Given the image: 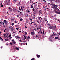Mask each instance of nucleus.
I'll return each instance as SVG.
<instances>
[{"instance_id":"obj_6","label":"nucleus","mask_w":60,"mask_h":60,"mask_svg":"<svg viewBox=\"0 0 60 60\" xmlns=\"http://www.w3.org/2000/svg\"><path fill=\"white\" fill-rule=\"evenodd\" d=\"M13 37L15 36L16 35V34H15V33L14 32H13Z\"/></svg>"},{"instance_id":"obj_31","label":"nucleus","mask_w":60,"mask_h":60,"mask_svg":"<svg viewBox=\"0 0 60 60\" xmlns=\"http://www.w3.org/2000/svg\"><path fill=\"white\" fill-rule=\"evenodd\" d=\"M26 34H27V32H25V35H26Z\"/></svg>"},{"instance_id":"obj_25","label":"nucleus","mask_w":60,"mask_h":60,"mask_svg":"<svg viewBox=\"0 0 60 60\" xmlns=\"http://www.w3.org/2000/svg\"><path fill=\"white\" fill-rule=\"evenodd\" d=\"M27 38H28V39H30V37H29V36H28Z\"/></svg>"},{"instance_id":"obj_27","label":"nucleus","mask_w":60,"mask_h":60,"mask_svg":"<svg viewBox=\"0 0 60 60\" xmlns=\"http://www.w3.org/2000/svg\"><path fill=\"white\" fill-rule=\"evenodd\" d=\"M0 6H1V7H3V5H1Z\"/></svg>"},{"instance_id":"obj_20","label":"nucleus","mask_w":60,"mask_h":60,"mask_svg":"<svg viewBox=\"0 0 60 60\" xmlns=\"http://www.w3.org/2000/svg\"><path fill=\"white\" fill-rule=\"evenodd\" d=\"M35 58H32L31 59V60H35Z\"/></svg>"},{"instance_id":"obj_53","label":"nucleus","mask_w":60,"mask_h":60,"mask_svg":"<svg viewBox=\"0 0 60 60\" xmlns=\"http://www.w3.org/2000/svg\"><path fill=\"white\" fill-rule=\"evenodd\" d=\"M27 40H28V41H29V39L27 38Z\"/></svg>"},{"instance_id":"obj_26","label":"nucleus","mask_w":60,"mask_h":60,"mask_svg":"<svg viewBox=\"0 0 60 60\" xmlns=\"http://www.w3.org/2000/svg\"><path fill=\"white\" fill-rule=\"evenodd\" d=\"M4 22L5 23H6V20H4Z\"/></svg>"},{"instance_id":"obj_18","label":"nucleus","mask_w":60,"mask_h":60,"mask_svg":"<svg viewBox=\"0 0 60 60\" xmlns=\"http://www.w3.org/2000/svg\"><path fill=\"white\" fill-rule=\"evenodd\" d=\"M16 8H14V10L13 11H16Z\"/></svg>"},{"instance_id":"obj_32","label":"nucleus","mask_w":60,"mask_h":60,"mask_svg":"<svg viewBox=\"0 0 60 60\" xmlns=\"http://www.w3.org/2000/svg\"><path fill=\"white\" fill-rule=\"evenodd\" d=\"M19 9L20 11H21V9H20V8L19 7Z\"/></svg>"},{"instance_id":"obj_52","label":"nucleus","mask_w":60,"mask_h":60,"mask_svg":"<svg viewBox=\"0 0 60 60\" xmlns=\"http://www.w3.org/2000/svg\"><path fill=\"white\" fill-rule=\"evenodd\" d=\"M58 34H59L58 35H60V33H58Z\"/></svg>"},{"instance_id":"obj_22","label":"nucleus","mask_w":60,"mask_h":60,"mask_svg":"<svg viewBox=\"0 0 60 60\" xmlns=\"http://www.w3.org/2000/svg\"><path fill=\"white\" fill-rule=\"evenodd\" d=\"M12 42H13L14 44H16V42L14 41Z\"/></svg>"},{"instance_id":"obj_51","label":"nucleus","mask_w":60,"mask_h":60,"mask_svg":"<svg viewBox=\"0 0 60 60\" xmlns=\"http://www.w3.org/2000/svg\"><path fill=\"white\" fill-rule=\"evenodd\" d=\"M5 30H6V29H5V30H4V32H5Z\"/></svg>"},{"instance_id":"obj_40","label":"nucleus","mask_w":60,"mask_h":60,"mask_svg":"<svg viewBox=\"0 0 60 60\" xmlns=\"http://www.w3.org/2000/svg\"><path fill=\"white\" fill-rule=\"evenodd\" d=\"M38 28L39 29H40V27H38Z\"/></svg>"},{"instance_id":"obj_49","label":"nucleus","mask_w":60,"mask_h":60,"mask_svg":"<svg viewBox=\"0 0 60 60\" xmlns=\"http://www.w3.org/2000/svg\"><path fill=\"white\" fill-rule=\"evenodd\" d=\"M30 20H32V19H30Z\"/></svg>"},{"instance_id":"obj_64","label":"nucleus","mask_w":60,"mask_h":60,"mask_svg":"<svg viewBox=\"0 0 60 60\" xmlns=\"http://www.w3.org/2000/svg\"><path fill=\"white\" fill-rule=\"evenodd\" d=\"M38 34H40V32H38Z\"/></svg>"},{"instance_id":"obj_14","label":"nucleus","mask_w":60,"mask_h":60,"mask_svg":"<svg viewBox=\"0 0 60 60\" xmlns=\"http://www.w3.org/2000/svg\"><path fill=\"white\" fill-rule=\"evenodd\" d=\"M14 20V18H13L11 19V21H13Z\"/></svg>"},{"instance_id":"obj_37","label":"nucleus","mask_w":60,"mask_h":60,"mask_svg":"<svg viewBox=\"0 0 60 60\" xmlns=\"http://www.w3.org/2000/svg\"><path fill=\"white\" fill-rule=\"evenodd\" d=\"M57 39V37H56L55 38V39Z\"/></svg>"},{"instance_id":"obj_11","label":"nucleus","mask_w":60,"mask_h":60,"mask_svg":"<svg viewBox=\"0 0 60 60\" xmlns=\"http://www.w3.org/2000/svg\"><path fill=\"white\" fill-rule=\"evenodd\" d=\"M34 26H35L36 27L37 26V25H36V23L34 22Z\"/></svg>"},{"instance_id":"obj_19","label":"nucleus","mask_w":60,"mask_h":60,"mask_svg":"<svg viewBox=\"0 0 60 60\" xmlns=\"http://www.w3.org/2000/svg\"><path fill=\"white\" fill-rule=\"evenodd\" d=\"M6 34H7V33L5 34H5H3V35H4V37H5V36H6Z\"/></svg>"},{"instance_id":"obj_63","label":"nucleus","mask_w":60,"mask_h":60,"mask_svg":"<svg viewBox=\"0 0 60 60\" xmlns=\"http://www.w3.org/2000/svg\"><path fill=\"white\" fill-rule=\"evenodd\" d=\"M37 29H38V30H39V29L38 28H37Z\"/></svg>"},{"instance_id":"obj_47","label":"nucleus","mask_w":60,"mask_h":60,"mask_svg":"<svg viewBox=\"0 0 60 60\" xmlns=\"http://www.w3.org/2000/svg\"><path fill=\"white\" fill-rule=\"evenodd\" d=\"M36 37H37L38 38V37H39V36H38V35H36Z\"/></svg>"},{"instance_id":"obj_30","label":"nucleus","mask_w":60,"mask_h":60,"mask_svg":"<svg viewBox=\"0 0 60 60\" xmlns=\"http://www.w3.org/2000/svg\"><path fill=\"white\" fill-rule=\"evenodd\" d=\"M35 30V31H37V30H36V29L35 28H34V29Z\"/></svg>"},{"instance_id":"obj_46","label":"nucleus","mask_w":60,"mask_h":60,"mask_svg":"<svg viewBox=\"0 0 60 60\" xmlns=\"http://www.w3.org/2000/svg\"><path fill=\"white\" fill-rule=\"evenodd\" d=\"M26 11L27 12H29V11H28L27 10Z\"/></svg>"},{"instance_id":"obj_41","label":"nucleus","mask_w":60,"mask_h":60,"mask_svg":"<svg viewBox=\"0 0 60 60\" xmlns=\"http://www.w3.org/2000/svg\"><path fill=\"white\" fill-rule=\"evenodd\" d=\"M11 36V35H10L8 37H10V36Z\"/></svg>"},{"instance_id":"obj_24","label":"nucleus","mask_w":60,"mask_h":60,"mask_svg":"<svg viewBox=\"0 0 60 60\" xmlns=\"http://www.w3.org/2000/svg\"><path fill=\"white\" fill-rule=\"evenodd\" d=\"M20 21H22V20H23V19H22V18H21L20 19Z\"/></svg>"},{"instance_id":"obj_21","label":"nucleus","mask_w":60,"mask_h":60,"mask_svg":"<svg viewBox=\"0 0 60 60\" xmlns=\"http://www.w3.org/2000/svg\"><path fill=\"white\" fill-rule=\"evenodd\" d=\"M19 3H18V4L19 5H21V4H20V2L19 1Z\"/></svg>"},{"instance_id":"obj_13","label":"nucleus","mask_w":60,"mask_h":60,"mask_svg":"<svg viewBox=\"0 0 60 60\" xmlns=\"http://www.w3.org/2000/svg\"><path fill=\"white\" fill-rule=\"evenodd\" d=\"M11 28V31H13V27L12 26H11L10 27Z\"/></svg>"},{"instance_id":"obj_55","label":"nucleus","mask_w":60,"mask_h":60,"mask_svg":"<svg viewBox=\"0 0 60 60\" xmlns=\"http://www.w3.org/2000/svg\"><path fill=\"white\" fill-rule=\"evenodd\" d=\"M31 8H33V6H31Z\"/></svg>"},{"instance_id":"obj_29","label":"nucleus","mask_w":60,"mask_h":60,"mask_svg":"<svg viewBox=\"0 0 60 60\" xmlns=\"http://www.w3.org/2000/svg\"><path fill=\"white\" fill-rule=\"evenodd\" d=\"M32 2V0H30V3H31Z\"/></svg>"},{"instance_id":"obj_43","label":"nucleus","mask_w":60,"mask_h":60,"mask_svg":"<svg viewBox=\"0 0 60 60\" xmlns=\"http://www.w3.org/2000/svg\"><path fill=\"white\" fill-rule=\"evenodd\" d=\"M10 44H11V45H12V43L10 42Z\"/></svg>"},{"instance_id":"obj_1","label":"nucleus","mask_w":60,"mask_h":60,"mask_svg":"<svg viewBox=\"0 0 60 60\" xmlns=\"http://www.w3.org/2000/svg\"><path fill=\"white\" fill-rule=\"evenodd\" d=\"M49 28L50 29H53V30L56 31V26H49Z\"/></svg>"},{"instance_id":"obj_23","label":"nucleus","mask_w":60,"mask_h":60,"mask_svg":"<svg viewBox=\"0 0 60 60\" xmlns=\"http://www.w3.org/2000/svg\"><path fill=\"white\" fill-rule=\"evenodd\" d=\"M14 25V23L12 22V23L11 25H12V26H13Z\"/></svg>"},{"instance_id":"obj_5","label":"nucleus","mask_w":60,"mask_h":60,"mask_svg":"<svg viewBox=\"0 0 60 60\" xmlns=\"http://www.w3.org/2000/svg\"><path fill=\"white\" fill-rule=\"evenodd\" d=\"M15 37L17 39H20V37L18 36H16Z\"/></svg>"},{"instance_id":"obj_34","label":"nucleus","mask_w":60,"mask_h":60,"mask_svg":"<svg viewBox=\"0 0 60 60\" xmlns=\"http://www.w3.org/2000/svg\"><path fill=\"white\" fill-rule=\"evenodd\" d=\"M39 18H41V19L42 20V18H41V17H39Z\"/></svg>"},{"instance_id":"obj_35","label":"nucleus","mask_w":60,"mask_h":60,"mask_svg":"<svg viewBox=\"0 0 60 60\" xmlns=\"http://www.w3.org/2000/svg\"><path fill=\"white\" fill-rule=\"evenodd\" d=\"M43 1L44 2H47V1H45V0H43Z\"/></svg>"},{"instance_id":"obj_9","label":"nucleus","mask_w":60,"mask_h":60,"mask_svg":"<svg viewBox=\"0 0 60 60\" xmlns=\"http://www.w3.org/2000/svg\"><path fill=\"white\" fill-rule=\"evenodd\" d=\"M36 56L38 58H39V57H40V55L38 54H37Z\"/></svg>"},{"instance_id":"obj_56","label":"nucleus","mask_w":60,"mask_h":60,"mask_svg":"<svg viewBox=\"0 0 60 60\" xmlns=\"http://www.w3.org/2000/svg\"><path fill=\"white\" fill-rule=\"evenodd\" d=\"M12 41H14V39H13L12 40Z\"/></svg>"},{"instance_id":"obj_54","label":"nucleus","mask_w":60,"mask_h":60,"mask_svg":"<svg viewBox=\"0 0 60 60\" xmlns=\"http://www.w3.org/2000/svg\"><path fill=\"white\" fill-rule=\"evenodd\" d=\"M1 41H3V39H2V38H1Z\"/></svg>"},{"instance_id":"obj_50","label":"nucleus","mask_w":60,"mask_h":60,"mask_svg":"<svg viewBox=\"0 0 60 60\" xmlns=\"http://www.w3.org/2000/svg\"><path fill=\"white\" fill-rule=\"evenodd\" d=\"M38 19H39V20H40L41 19H40V18H38Z\"/></svg>"},{"instance_id":"obj_60","label":"nucleus","mask_w":60,"mask_h":60,"mask_svg":"<svg viewBox=\"0 0 60 60\" xmlns=\"http://www.w3.org/2000/svg\"><path fill=\"white\" fill-rule=\"evenodd\" d=\"M17 17H19V15H17Z\"/></svg>"},{"instance_id":"obj_2","label":"nucleus","mask_w":60,"mask_h":60,"mask_svg":"<svg viewBox=\"0 0 60 60\" xmlns=\"http://www.w3.org/2000/svg\"><path fill=\"white\" fill-rule=\"evenodd\" d=\"M52 7H53L54 8V11L55 10V9H57V5H52Z\"/></svg>"},{"instance_id":"obj_48","label":"nucleus","mask_w":60,"mask_h":60,"mask_svg":"<svg viewBox=\"0 0 60 60\" xmlns=\"http://www.w3.org/2000/svg\"><path fill=\"white\" fill-rule=\"evenodd\" d=\"M54 16L55 17H56V14Z\"/></svg>"},{"instance_id":"obj_8","label":"nucleus","mask_w":60,"mask_h":60,"mask_svg":"<svg viewBox=\"0 0 60 60\" xmlns=\"http://www.w3.org/2000/svg\"><path fill=\"white\" fill-rule=\"evenodd\" d=\"M8 9L10 11H12V9L11 7H9Z\"/></svg>"},{"instance_id":"obj_38","label":"nucleus","mask_w":60,"mask_h":60,"mask_svg":"<svg viewBox=\"0 0 60 60\" xmlns=\"http://www.w3.org/2000/svg\"><path fill=\"white\" fill-rule=\"evenodd\" d=\"M19 41H20V42H22V41H21V39H20L19 40Z\"/></svg>"},{"instance_id":"obj_44","label":"nucleus","mask_w":60,"mask_h":60,"mask_svg":"<svg viewBox=\"0 0 60 60\" xmlns=\"http://www.w3.org/2000/svg\"><path fill=\"white\" fill-rule=\"evenodd\" d=\"M33 4H35V3H33Z\"/></svg>"},{"instance_id":"obj_17","label":"nucleus","mask_w":60,"mask_h":60,"mask_svg":"<svg viewBox=\"0 0 60 60\" xmlns=\"http://www.w3.org/2000/svg\"><path fill=\"white\" fill-rule=\"evenodd\" d=\"M41 10H40V11H39V13L41 14H42V12H41Z\"/></svg>"},{"instance_id":"obj_57","label":"nucleus","mask_w":60,"mask_h":60,"mask_svg":"<svg viewBox=\"0 0 60 60\" xmlns=\"http://www.w3.org/2000/svg\"><path fill=\"white\" fill-rule=\"evenodd\" d=\"M19 33H21V31H19Z\"/></svg>"},{"instance_id":"obj_59","label":"nucleus","mask_w":60,"mask_h":60,"mask_svg":"<svg viewBox=\"0 0 60 60\" xmlns=\"http://www.w3.org/2000/svg\"><path fill=\"white\" fill-rule=\"evenodd\" d=\"M38 22L39 24L40 23V22H39V21H38Z\"/></svg>"},{"instance_id":"obj_12","label":"nucleus","mask_w":60,"mask_h":60,"mask_svg":"<svg viewBox=\"0 0 60 60\" xmlns=\"http://www.w3.org/2000/svg\"><path fill=\"white\" fill-rule=\"evenodd\" d=\"M53 34L54 36H55V35H57V34H56V33H54V32H53Z\"/></svg>"},{"instance_id":"obj_4","label":"nucleus","mask_w":60,"mask_h":60,"mask_svg":"<svg viewBox=\"0 0 60 60\" xmlns=\"http://www.w3.org/2000/svg\"><path fill=\"white\" fill-rule=\"evenodd\" d=\"M52 37H53L52 36V35H51V36H50V37L49 38L50 41H51L52 40Z\"/></svg>"},{"instance_id":"obj_10","label":"nucleus","mask_w":60,"mask_h":60,"mask_svg":"<svg viewBox=\"0 0 60 60\" xmlns=\"http://www.w3.org/2000/svg\"><path fill=\"white\" fill-rule=\"evenodd\" d=\"M9 41V39L8 38H7V39H5V41Z\"/></svg>"},{"instance_id":"obj_28","label":"nucleus","mask_w":60,"mask_h":60,"mask_svg":"<svg viewBox=\"0 0 60 60\" xmlns=\"http://www.w3.org/2000/svg\"><path fill=\"white\" fill-rule=\"evenodd\" d=\"M15 23H17V21H15Z\"/></svg>"},{"instance_id":"obj_58","label":"nucleus","mask_w":60,"mask_h":60,"mask_svg":"<svg viewBox=\"0 0 60 60\" xmlns=\"http://www.w3.org/2000/svg\"><path fill=\"white\" fill-rule=\"evenodd\" d=\"M44 31H43V34H44Z\"/></svg>"},{"instance_id":"obj_7","label":"nucleus","mask_w":60,"mask_h":60,"mask_svg":"<svg viewBox=\"0 0 60 60\" xmlns=\"http://www.w3.org/2000/svg\"><path fill=\"white\" fill-rule=\"evenodd\" d=\"M34 34H35V33H34V32L33 31V32H31V35H34Z\"/></svg>"},{"instance_id":"obj_16","label":"nucleus","mask_w":60,"mask_h":60,"mask_svg":"<svg viewBox=\"0 0 60 60\" xmlns=\"http://www.w3.org/2000/svg\"><path fill=\"white\" fill-rule=\"evenodd\" d=\"M57 39L58 40H59V41L60 40V37H57Z\"/></svg>"},{"instance_id":"obj_45","label":"nucleus","mask_w":60,"mask_h":60,"mask_svg":"<svg viewBox=\"0 0 60 60\" xmlns=\"http://www.w3.org/2000/svg\"><path fill=\"white\" fill-rule=\"evenodd\" d=\"M7 5H9V3H7Z\"/></svg>"},{"instance_id":"obj_62","label":"nucleus","mask_w":60,"mask_h":60,"mask_svg":"<svg viewBox=\"0 0 60 60\" xmlns=\"http://www.w3.org/2000/svg\"><path fill=\"white\" fill-rule=\"evenodd\" d=\"M4 27H5V25H4Z\"/></svg>"},{"instance_id":"obj_39","label":"nucleus","mask_w":60,"mask_h":60,"mask_svg":"<svg viewBox=\"0 0 60 60\" xmlns=\"http://www.w3.org/2000/svg\"><path fill=\"white\" fill-rule=\"evenodd\" d=\"M25 27L26 28H27V27H26V26H25Z\"/></svg>"},{"instance_id":"obj_15","label":"nucleus","mask_w":60,"mask_h":60,"mask_svg":"<svg viewBox=\"0 0 60 60\" xmlns=\"http://www.w3.org/2000/svg\"><path fill=\"white\" fill-rule=\"evenodd\" d=\"M15 49H17V50H19V48H18L17 47L15 48Z\"/></svg>"},{"instance_id":"obj_3","label":"nucleus","mask_w":60,"mask_h":60,"mask_svg":"<svg viewBox=\"0 0 60 60\" xmlns=\"http://www.w3.org/2000/svg\"><path fill=\"white\" fill-rule=\"evenodd\" d=\"M54 11L56 13H57V14H60V11L59 9L58 10L56 11V10H54Z\"/></svg>"},{"instance_id":"obj_33","label":"nucleus","mask_w":60,"mask_h":60,"mask_svg":"<svg viewBox=\"0 0 60 60\" xmlns=\"http://www.w3.org/2000/svg\"><path fill=\"white\" fill-rule=\"evenodd\" d=\"M13 1H14L15 2H16L17 0H13Z\"/></svg>"},{"instance_id":"obj_42","label":"nucleus","mask_w":60,"mask_h":60,"mask_svg":"<svg viewBox=\"0 0 60 60\" xmlns=\"http://www.w3.org/2000/svg\"><path fill=\"white\" fill-rule=\"evenodd\" d=\"M45 21H47V19H45Z\"/></svg>"},{"instance_id":"obj_36","label":"nucleus","mask_w":60,"mask_h":60,"mask_svg":"<svg viewBox=\"0 0 60 60\" xmlns=\"http://www.w3.org/2000/svg\"><path fill=\"white\" fill-rule=\"evenodd\" d=\"M48 25H49V26H50V24H49V23L48 24Z\"/></svg>"},{"instance_id":"obj_61","label":"nucleus","mask_w":60,"mask_h":60,"mask_svg":"<svg viewBox=\"0 0 60 60\" xmlns=\"http://www.w3.org/2000/svg\"><path fill=\"white\" fill-rule=\"evenodd\" d=\"M17 30H18L19 29V28H16Z\"/></svg>"}]
</instances>
